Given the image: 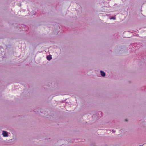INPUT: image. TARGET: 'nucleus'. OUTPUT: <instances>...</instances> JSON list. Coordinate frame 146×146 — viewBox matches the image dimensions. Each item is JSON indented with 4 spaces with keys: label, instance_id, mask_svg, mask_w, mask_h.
Masks as SVG:
<instances>
[{
    "label": "nucleus",
    "instance_id": "obj_1",
    "mask_svg": "<svg viewBox=\"0 0 146 146\" xmlns=\"http://www.w3.org/2000/svg\"><path fill=\"white\" fill-rule=\"evenodd\" d=\"M2 134L3 136L4 137H6L8 136L7 133L6 131H3Z\"/></svg>",
    "mask_w": 146,
    "mask_h": 146
},
{
    "label": "nucleus",
    "instance_id": "obj_2",
    "mask_svg": "<svg viewBox=\"0 0 146 146\" xmlns=\"http://www.w3.org/2000/svg\"><path fill=\"white\" fill-rule=\"evenodd\" d=\"M100 73L102 76H105V72L102 70L100 71Z\"/></svg>",
    "mask_w": 146,
    "mask_h": 146
},
{
    "label": "nucleus",
    "instance_id": "obj_3",
    "mask_svg": "<svg viewBox=\"0 0 146 146\" xmlns=\"http://www.w3.org/2000/svg\"><path fill=\"white\" fill-rule=\"evenodd\" d=\"M52 58L51 56L50 55L48 56L47 57V59L49 60H51Z\"/></svg>",
    "mask_w": 146,
    "mask_h": 146
},
{
    "label": "nucleus",
    "instance_id": "obj_4",
    "mask_svg": "<svg viewBox=\"0 0 146 146\" xmlns=\"http://www.w3.org/2000/svg\"><path fill=\"white\" fill-rule=\"evenodd\" d=\"M110 19H113L114 20L115 19V17H113L110 18Z\"/></svg>",
    "mask_w": 146,
    "mask_h": 146
},
{
    "label": "nucleus",
    "instance_id": "obj_5",
    "mask_svg": "<svg viewBox=\"0 0 146 146\" xmlns=\"http://www.w3.org/2000/svg\"><path fill=\"white\" fill-rule=\"evenodd\" d=\"M112 132H113V133H114L115 132V130H112Z\"/></svg>",
    "mask_w": 146,
    "mask_h": 146
},
{
    "label": "nucleus",
    "instance_id": "obj_6",
    "mask_svg": "<svg viewBox=\"0 0 146 146\" xmlns=\"http://www.w3.org/2000/svg\"><path fill=\"white\" fill-rule=\"evenodd\" d=\"M126 121H127V120L126 119Z\"/></svg>",
    "mask_w": 146,
    "mask_h": 146
}]
</instances>
